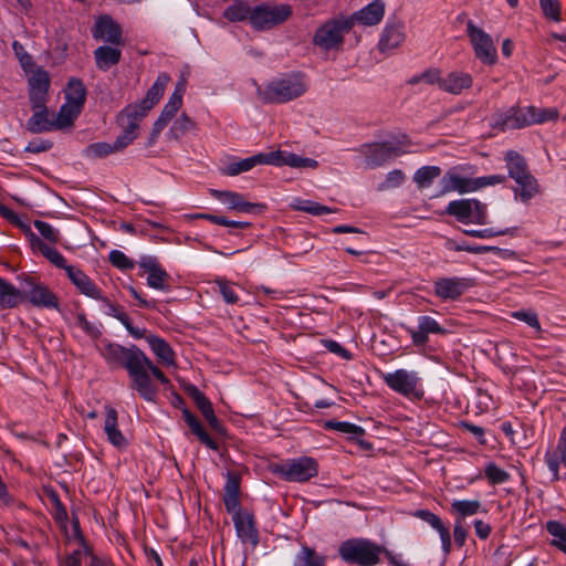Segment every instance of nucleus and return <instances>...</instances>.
Instances as JSON below:
<instances>
[{"label":"nucleus","instance_id":"nucleus-15","mask_svg":"<svg viewBox=\"0 0 566 566\" xmlns=\"http://www.w3.org/2000/svg\"><path fill=\"white\" fill-rule=\"evenodd\" d=\"M474 286L470 277H439L433 282V293L442 301H457Z\"/></svg>","mask_w":566,"mask_h":566},{"label":"nucleus","instance_id":"nucleus-22","mask_svg":"<svg viewBox=\"0 0 566 566\" xmlns=\"http://www.w3.org/2000/svg\"><path fill=\"white\" fill-rule=\"evenodd\" d=\"M95 300L102 303L103 313L107 316L118 319L127 329L129 335H132L134 338L139 339L145 336L147 331L145 328L135 327L132 324L129 316L123 311V308L111 302L109 298H107L106 296H104L102 291L101 297Z\"/></svg>","mask_w":566,"mask_h":566},{"label":"nucleus","instance_id":"nucleus-43","mask_svg":"<svg viewBox=\"0 0 566 566\" xmlns=\"http://www.w3.org/2000/svg\"><path fill=\"white\" fill-rule=\"evenodd\" d=\"M291 207L296 211H303V212L310 213L312 216H323V214L332 213L335 211L334 209H332L327 206L321 205L316 201L305 200V199H300V198L294 199Z\"/></svg>","mask_w":566,"mask_h":566},{"label":"nucleus","instance_id":"nucleus-27","mask_svg":"<svg viewBox=\"0 0 566 566\" xmlns=\"http://www.w3.org/2000/svg\"><path fill=\"white\" fill-rule=\"evenodd\" d=\"M66 275L81 294L90 298L101 297V289L80 268H67Z\"/></svg>","mask_w":566,"mask_h":566},{"label":"nucleus","instance_id":"nucleus-40","mask_svg":"<svg viewBox=\"0 0 566 566\" xmlns=\"http://www.w3.org/2000/svg\"><path fill=\"white\" fill-rule=\"evenodd\" d=\"M251 14L252 8L243 0H235L223 11V17L230 22H241L247 19L250 21Z\"/></svg>","mask_w":566,"mask_h":566},{"label":"nucleus","instance_id":"nucleus-35","mask_svg":"<svg viewBox=\"0 0 566 566\" xmlns=\"http://www.w3.org/2000/svg\"><path fill=\"white\" fill-rule=\"evenodd\" d=\"M405 28L401 23L387 25L379 40L381 51L398 48L405 41Z\"/></svg>","mask_w":566,"mask_h":566},{"label":"nucleus","instance_id":"nucleus-34","mask_svg":"<svg viewBox=\"0 0 566 566\" xmlns=\"http://www.w3.org/2000/svg\"><path fill=\"white\" fill-rule=\"evenodd\" d=\"M24 301V293L0 276V307L14 308Z\"/></svg>","mask_w":566,"mask_h":566},{"label":"nucleus","instance_id":"nucleus-36","mask_svg":"<svg viewBox=\"0 0 566 566\" xmlns=\"http://www.w3.org/2000/svg\"><path fill=\"white\" fill-rule=\"evenodd\" d=\"M65 103L75 105L76 108H83L86 101V87L82 80L77 77H71L64 90Z\"/></svg>","mask_w":566,"mask_h":566},{"label":"nucleus","instance_id":"nucleus-4","mask_svg":"<svg viewBox=\"0 0 566 566\" xmlns=\"http://www.w3.org/2000/svg\"><path fill=\"white\" fill-rule=\"evenodd\" d=\"M307 83L301 73L292 72L268 82L258 95L265 104H283L305 94Z\"/></svg>","mask_w":566,"mask_h":566},{"label":"nucleus","instance_id":"nucleus-59","mask_svg":"<svg viewBox=\"0 0 566 566\" xmlns=\"http://www.w3.org/2000/svg\"><path fill=\"white\" fill-rule=\"evenodd\" d=\"M512 317L526 323L530 327L536 331L541 329V324L536 312L532 310L527 311H515L512 313Z\"/></svg>","mask_w":566,"mask_h":566},{"label":"nucleus","instance_id":"nucleus-30","mask_svg":"<svg viewBox=\"0 0 566 566\" xmlns=\"http://www.w3.org/2000/svg\"><path fill=\"white\" fill-rule=\"evenodd\" d=\"M385 14V3L382 0H374L359 11L350 15L354 18V23L357 21L363 25H376L378 24Z\"/></svg>","mask_w":566,"mask_h":566},{"label":"nucleus","instance_id":"nucleus-55","mask_svg":"<svg viewBox=\"0 0 566 566\" xmlns=\"http://www.w3.org/2000/svg\"><path fill=\"white\" fill-rule=\"evenodd\" d=\"M406 179L405 172L401 169H394L386 175L385 180L379 184L378 190L385 191L397 188L403 184Z\"/></svg>","mask_w":566,"mask_h":566},{"label":"nucleus","instance_id":"nucleus-52","mask_svg":"<svg viewBox=\"0 0 566 566\" xmlns=\"http://www.w3.org/2000/svg\"><path fill=\"white\" fill-rule=\"evenodd\" d=\"M539 7L546 19L555 22L562 21V6L559 0H539Z\"/></svg>","mask_w":566,"mask_h":566},{"label":"nucleus","instance_id":"nucleus-3","mask_svg":"<svg viewBox=\"0 0 566 566\" xmlns=\"http://www.w3.org/2000/svg\"><path fill=\"white\" fill-rule=\"evenodd\" d=\"M471 169L470 166H454L446 171L440 180V190L436 197H440L450 192L460 195L474 192L489 186L503 184L506 180L505 175H490L483 177L471 178L465 171Z\"/></svg>","mask_w":566,"mask_h":566},{"label":"nucleus","instance_id":"nucleus-16","mask_svg":"<svg viewBox=\"0 0 566 566\" xmlns=\"http://www.w3.org/2000/svg\"><path fill=\"white\" fill-rule=\"evenodd\" d=\"M169 81L170 76L167 73H160L154 84L147 91L146 96L139 103L129 104L126 106V112H128V115L134 117L137 114L144 118L148 112L159 102Z\"/></svg>","mask_w":566,"mask_h":566},{"label":"nucleus","instance_id":"nucleus-63","mask_svg":"<svg viewBox=\"0 0 566 566\" xmlns=\"http://www.w3.org/2000/svg\"><path fill=\"white\" fill-rule=\"evenodd\" d=\"M558 111L556 108H537L534 106L535 124H543L558 118Z\"/></svg>","mask_w":566,"mask_h":566},{"label":"nucleus","instance_id":"nucleus-60","mask_svg":"<svg viewBox=\"0 0 566 566\" xmlns=\"http://www.w3.org/2000/svg\"><path fill=\"white\" fill-rule=\"evenodd\" d=\"M457 251H464L472 254H484L488 252H493L494 254H501L504 252L501 248L491 247V245H470V244H461L457 247Z\"/></svg>","mask_w":566,"mask_h":566},{"label":"nucleus","instance_id":"nucleus-62","mask_svg":"<svg viewBox=\"0 0 566 566\" xmlns=\"http://www.w3.org/2000/svg\"><path fill=\"white\" fill-rule=\"evenodd\" d=\"M12 49L24 70L34 65L32 56L25 51L24 46L19 41H13Z\"/></svg>","mask_w":566,"mask_h":566},{"label":"nucleus","instance_id":"nucleus-39","mask_svg":"<svg viewBox=\"0 0 566 566\" xmlns=\"http://www.w3.org/2000/svg\"><path fill=\"white\" fill-rule=\"evenodd\" d=\"M81 112L82 108H76L75 105L64 103L60 107L57 114L55 116L53 115L55 129H63L72 126Z\"/></svg>","mask_w":566,"mask_h":566},{"label":"nucleus","instance_id":"nucleus-18","mask_svg":"<svg viewBox=\"0 0 566 566\" xmlns=\"http://www.w3.org/2000/svg\"><path fill=\"white\" fill-rule=\"evenodd\" d=\"M405 329L417 347L424 346L429 342L430 334L446 335L448 333L436 318L429 315H421L417 318V328L406 326Z\"/></svg>","mask_w":566,"mask_h":566},{"label":"nucleus","instance_id":"nucleus-6","mask_svg":"<svg viewBox=\"0 0 566 566\" xmlns=\"http://www.w3.org/2000/svg\"><path fill=\"white\" fill-rule=\"evenodd\" d=\"M381 546L366 538H349L340 543L339 557L348 565L375 566L380 560Z\"/></svg>","mask_w":566,"mask_h":566},{"label":"nucleus","instance_id":"nucleus-38","mask_svg":"<svg viewBox=\"0 0 566 566\" xmlns=\"http://www.w3.org/2000/svg\"><path fill=\"white\" fill-rule=\"evenodd\" d=\"M481 510V502L478 500H455L450 505V512L455 521L463 522L468 516L476 514Z\"/></svg>","mask_w":566,"mask_h":566},{"label":"nucleus","instance_id":"nucleus-24","mask_svg":"<svg viewBox=\"0 0 566 566\" xmlns=\"http://www.w3.org/2000/svg\"><path fill=\"white\" fill-rule=\"evenodd\" d=\"M260 165H270V153H259L248 158L232 160L221 168V172L232 177L250 171Z\"/></svg>","mask_w":566,"mask_h":566},{"label":"nucleus","instance_id":"nucleus-33","mask_svg":"<svg viewBox=\"0 0 566 566\" xmlns=\"http://www.w3.org/2000/svg\"><path fill=\"white\" fill-rule=\"evenodd\" d=\"M96 67L106 72L116 65L122 59V51L118 48L101 45L94 50Z\"/></svg>","mask_w":566,"mask_h":566},{"label":"nucleus","instance_id":"nucleus-11","mask_svg":"<svg viewBox=\"0 0 566 566\" xmlns=\"http://www.w3.org/2000/svg\"><path fill=\"white\" fill-rule=\"evenodd\" d=\"M291 14L290 4L262 3L252 8L250 24L256 31L270 30L285 22Z\"/></svg>","mask_w":566,"mask_h":566},{"label":"nucleus","instance_id":"nucleus-7","mask_svg":"<svg viewBox=\"0 0 566 566\" xmlns=\"http://www.w3.org/2000/svg\"><path fill=\"white\" fill-rule=\"evenodd\" d=\"M504 160L509 177L514 179L517 185L515 193L520 196L523 202L528 201L538 191V185L536 179L532 176L528 169V165L525 158L515 150H509Z\"/></svg>","mask_w":566,"mask_h":566},{"label":"nucleus","instance_id":"nucleus-47","mask_svg":"<svg viewBox=\"0 0 566 566\" xmlns=\"http://www.w3.org/2000/svg\"><path fill=\"white\" fill-rule=\"evenodd\" d=\"M546 530L553 536L552 545L566 554V526L557 521H548Z\"/></svg>","mask_w":566,"mask_h":566},{"label":"nucleus","instance_id":"nucleus-64","mask_svg":"<svg viewBox=\"0 0 566 566\" xmlns=\"http://www.w3.org/2000/svg\"><path fill=\"white\" fill-rule=\"evenodd\" d=\"M182 104L177 101L176 97H169L168 102L164 106L159 118L164 119L165 122L169 123L172 117L176 115V113L179 111Z\"/></svg>","mask_w":566,"mask_h":566},{"label":"nucleus","instance_id":"nucleus-17","mask_svg":"<svg viewBox=\"0 0 566 566\" xmlns=\"http://www.w3.org/2000/svg\"><path fill=\"white\" fill-rule=\"evenodd\" d=\"M143 273L147 274V285L151 289L168 292L170 290V275L161 266L157 256L142 255L138 261Z\"/></svg>","mask_w":566,"mask_h":566},{"label":"nucleus","instance_id":"nucleus-19","mask_svg":"<svg viewBox=\"0 0 566 566\" xmlns=\"http://www.w3.org/2000/svg\"><path fill=\"white\" fill-rule=\"evenodd\" d=\"M92 35L95 40L108 42L113 45L120 46L124 44L122 27L108 14L96 19L92 28Z\"/></svg>","mask_w":566,"mask_h":566},{"label":"nucleus","instance_id":"nucleus-2","mask_svg":"<svg viewBox=\"0 0 566 566\" xmlns=\"http://www.w3.org/2000/svg\"><path fill=\"white\" fill-rule=\"evenodd\" d=\"M240 483L241 478L237 473L228 472L222 500L227 512L232 515L238 537L255 547L259 544V531L253 513L241 507Z\"/></svg>","mask_w":566,"mask_h":566},{"label":"nucleus","instance_id":"nucleus-5","mask_svg":"<svg viewBox=\"0 0 566 566\" xmlns=\"http://www.w3.org/2000/svg\"><path fill=\"white\" fill-rule=\"evenodd\" d=\"M412 142L407 134H399L395 142L365 143L355 150L365 157L368 168L375 169L385 166L394 158L407 154L405 147L411 146Z\"/></svg>","mask_w":566,"mask_h":566},{"label":"nucleus","instance_id":"nucleus-25","mask_svg":"<svg viewBox=\"0 0 566 566\" xmlns=\"http://www.w3.org/2000/svg\"><path fill=\"white\" fill-rule=\"evenodd\" d=\"M270 165L272 166H290L292 168H311L315 169L318 167V161L308 158L302 157L294 153L285 151V150H276L270 153Z\"/></svg>","mask_w":566,"mask_h":566},{"label":"nucleus","instance_id":"nucleus-51","mask_svg":"<svg viewBox=\"0 0 566 566\" xmlns=\"http://www.w3.org/2000/svg\"><path fill=\"white\" fill-rule=\"evenodd\" d=\"M75 325L78 326L87 336L96 340L102 336L101 325L90 322L84 312H80L75 317Z\"/></svg>","mask_w":566,"mask_h":566},{"label":"nucleus","instance_id":"nucleus-41","mask_svg":"<svg viewBox=\"0 0 566 566\" xmlns=\"http://www.w3.org/2000/svg\"><path fill=\"white\" fill-rule=\"evenodd\" d=\"M325 556L308 546H302L294 559V566H325Z\"/></svg>","mask_w":566,"mask_h":566},{"label":"nucleus","instance_id":"nucleus-14","mask_svg":"<svg viewBox=\"0 0 566 566\" xmlns=\"http://www.w3.org/2000/svg\"><path fill=\"white\" fill-rule=\"evenodd\" d=\"M535 124L534 106L510 107L493 116L494 127L502 129H520Z\"/></svg>","mask_w":566,"mask_h":566},{"label":"nucleus","instance_id":"nucleus-45","mask_svg":"<svg viewBox=\"0 0 566 566\" xmlns=\"http://www.w3.org/2000/svg\"><path fill=\"white\" fill-rule=\"evenodd\" d=\"M50 84L49 72L38 67L29 78V92L49 93Z\"/></svg>","mask_w":566,"mask_h":566},{"label":"nucleus","instance_id":"nucleus-46","mask_svg":"<svg viewBox=\"0 0 566 566\" xmlns=\"http://www.w3.org/2000/svg\"><path fill=\"white\" fill-rule=\"evenodd\" d=\"M35 250H38L45 259H48L57 269H62L66 272L67 268L73 266L67 264L66 259L60 251H57L53 247L48 245L43 241Z\"/></svg>","mask_w":566,"mask_h":566},{"label":"nucleus","instance_id":"nucleus-57","mask_svg":"<svg viewBox=\"0 0 566 566\" xmlns=\"http://www.w3.org/2000/svg\"><path fill=\"white\" fill-rule=\"evenodd\" d=\"M463 233L469 237H472V238L489 239V238H494V237H499V235L510 234L511 230L509 228L499 229V230L493 229V228H485V229H480V230L465 229V230H463Z\"/></svg>","mask_w":566,"mask_h":566},{"label":"nucleus","instance_id":"nucleus-9","mask_svg":"<svg viewBox=\"0 0 566 566\" xmlns=\"http://www.w3.org/2000/svg\"><path fill=\"white\" fill-rule=\"evenodd\" d=\"M381 379L389 389L411 401H419L424 397L422 380L415 370L397 369L382 374Z\"/></svg>","mask_w":566,"mask_h":566},{"label":"nucleus","instance_id":"nucleus-29","mask_svg":"<svg viewBox=\"0 0 566 566\" xmlns=\"http://www.w3.org/2000/svg\"><path fill=\"white\" fill-rule=\"evenodd\" d=\"M190 434L195 436L207 448L219 451L220 440L227 436L226 427H189Z\"/></svg>","mask_w":566,"mask_h":566},{"label":"nucleus","instance_id":"nucleus-31","mask_svg":"<svg viewBox=\"0 0 566 566\" xmlns=\"http://www.w3.org/2000/svg\"><path fill=\"white\" fill-rule=\"evenodd\" d=\"M144 337H146L149 348L163 365L176 367V353L164 338L156 335H145Z\"/></svg>","mask_w":566,"mask_h":566},{"label":"nucleus","instance_id":"nucleus-21","mask_svg":"<svg viewBox=\"0 0 566 566\" xmlns=\"http://www.w3.org/2000/svg\"><path fill=\"white\" fill-rule=\"evenodd\" d=\"M142 119L143 117L137 114L134 117L129 116L126 107L118 114L117 123L123 128V132L113 143V148L116 153L125 149L137 138Z\"/></svg>","mask_w":566,"mask_h":566},{"label":"nucleus","instance_id":"nucleus-48","mask_svg":"<svg viewBox=\"0 0 566 566\" xmlns=\"http://www.w3.org/2000/svg\"><path fill=\"white\" fill-rule=\"evenodd\" d=\"M328 429L338 430L348 434V440L358 444L363 450H373V444L363 439L365 433L363 427H327Z\"/></svg>","mask_w":566,"mask_h":566},{"label":"nucleus","instance_id":"nucleus-58","mask_svg":"<svg viewBox=\"0 0 566 566\" xmlns=\"http://www.w3.org/2000/svg\"><path fill=\"white\" fill-rule=\"evenodd\" d=\"M74 528H75L77 537H78V539L81 542V545L84 548V552L87 555H90V563L86 566H105V562L101 557H98L97 555L93 554L91 546H88L87 543L85 542V538H84V536L82 535V533L80 531L78 521H76L74 523Z\"/></svg>","mask_w":566,"mask_h":566},{"label":"nucleus","instance_id":"nucleus-20","mask_svg":"<svg viewBox=\"0 0 566 566\" xmlns=\"http://www.w3.org/2000/svg\"><path fill=\"white\" fill-rule=\"evenodd\" d=\"M24 282L29 287L23 292L25 300H28L33 306L44 308L59 307L57 296L46 285L35 282L34 279L30 276H27Z\"/></svg>","mask_w":566,"mask_h":566},{"label":"nucleus","instance_id":"nucleus-28","mask_svg":"<svg viewBox=\"0 0 566 566\" xmlns=\"http://www.w3.org/2000/svg\"><path fill=\"white\" fill-rule=\"evenodd\" d=\"M472 84L473 77L470 73L452 71L443 76L440 90L449 94L460 95L464 90L470 88Z\"/></svg>","mask_w":566,"mask_h":566},{"label":"nucleus","instance_id":"nucleus-1","mask_svg":"<svg viewBox=\"0 0 566 566\" xmlns=\"http://www.w3.org/2000/svg\"><path fill=\"white\" fill-rule=\"evenodd\" d=\"M98 350L111 368L127 370L132 388L147 401H155L157 398L158 386L155 380L161 385L169 384L166 375L136 345L125 347L104 339Z\"/></svg>","mask_w":566,"mask_h":566},{"label":"nucleus","instance_id":"nucleus-42","mask_svg":"<svg viewBox=\"0 0 566 566\" xmlns=\"http://www.w3.org/2000/svg\"><path fill=\"white\" fill-rule=\"evenodd\" d=\"M441 172L442 170L439 166H422L416 170L413 181L419 189L428 188Z\"/></svg>","mask_w":566,"mask_h":566},{"label":"nucleus","instance_id":"nucleus-49","mask_svg":"<svg viewBox=\"0 0 566 566\" xmlns=\"http://www.w3.org/2000/svg\"><path fill=\"white\" fill-rule=\"evenodd\" d=\"M114 153H116V151L113 148V144L105 143V142L90 144L83 150L84 157L90 158V159L104 158Z\"/></svg>","mask_w":566,"mask_h":566},{"label":"nucleus","instance_id":"nucleus-37","mask_svg":"<svg viewBox=\"0 0 566 566\" xmlns=\"http://www.w3.org/2000/svg\"><path fill=\"white\" fill-rule=\"evenodd\" d=\"M27 125L28 129L35 134L55 130L54 117L50 116L48 108L33 111Z\"/></svg>","mask_w":566,"mask_h":566},{"label":"nucleus","instance_id":"nucleus-50","mask_svg":"<svg viewBox=\"0 0 566 566\" xmlns=\"http://www.w3.org/2000/svg\"><path fill=\"white\" fill-rule=\"evenodd\" d=\"M195 127V122L185 113L177 118L169 129L170 137L179 139Z\"/></svg>","mask_w":566,"mask_h":566},{"label":"nucleus","instance_id":"nucleus-56","mask_svg":"<svg viewBox=\"0 0 566 566\" xmlns=\"http://www.w3.org/2000/svg\"><path fill=\"white\" fill-rule=\"evenodd\" d=\"M33 224L44 240L52 244L59 242V231L54 229L50 223L42 220H34Z\"/></svg>","mask_w":566,"mask_h":566},{"label":"nucleus","instance_id":"nucleus-54","mask_svg":"<svg viewBox=\"0 0 566 566\" xmlns=\"http://www.w3.org/2000/svg\"><path fill=\"white\" fill-rule=\"evenodd\" d=\"M108 261L120 271L133 270L135 266V262L119 250H112L108 254Z\"/></svg>","mask_w":566,"mask_h":566},{"label":"nucleus","instance_id":"nucleus-26","mask_svg":"<svg viewBox=\"0 0 566 566\" xmlns=\"http://www.w3.org/2000/svg\"><path fill=\"white\" fill-rule=\"evenodd\" d=\"M212 196L224 203L229 209L239 212L250 213L256 208H263V205L252 203L244 199L243 195L229 190H212Z\"/></svg>","mask_w":566,"mask_h":566},{"label":"nucleus","instance_id":"nucleus-8","mask_svg":"<svg viewBox=\"0 0 566 566\" xmlns=\"http://www.w3.org/2000/svg\"><path fill=\"white\" fill-rule=\"evenodd\" d=\"M354 27V18L340 15L329 19L318 27L313 35V44L324 51L339 50L345 34Z\"/></svg>","mask_w":566,"mask_h":566},{"label":"nucleus","instance_id":"nucleus-61","mask_svg":"<svg viewBox=\"0 0 566 566\" xmlns=\"http://www.w3.org/2000/svg\"><path fill=\"white\" fill-rule=\"evenodd\" d=\"M105 434L108 441L116 448H125L127 446V439L118 430V427H104Z\"/></svg>","mask_w":566,"mask_h":566},{"label":"nucleus","instance_id":"nucleus-44","mask_svg":"<svg viewBox=\"0 0 566 566\" xmlns=\"http://www.w3.org/2000/svg\"><path fill=\"white\" fill-rule=\"evenodd\" d=\"M214 285L218 292L221 294L223 301L227 304L235 305L240 302V295L238 293L239 285L233 282L227 281L226 279L218 277L214 280Z\"/></svg>","mask_w":566,"mask_h":566},{"label":"nucleus","instance_id":"nucleus-53","mask_svg":"<svg viewBox=\"0 0 566 566\" xmlns=\"http://www.w3.org/2000/svg\"><path fill=\"white\" fill-rule=\"evenodd\" d=\"M485 476L490 484H502L509 481L510 474L505 470L497 467L494 462H490L484 469Z\"/></svg>","mask_w":566,"mask_h":566},{"label":"nucleus","instance_id":"nucleus-10","mask_svg":"<svg viewBox=\"0 0 566 566\" xmlns=\"http://www.w3.org/2000/svg\"><path fill=\"white\" fill-rule=\"evenodd\" d=\"M272 473L285 481L306 482L318 473V463L311 457L289 459L282 463H275L271 469Z\"/></svg>","mask_w":566,"mask_h":566},{"label":"nucleus","instance_id":"nucleus-13","mask_svg":"<svg viewBox=\"0 0 566 566\" xmlns=\"http://www.w3.org/2000/svg\"><path fill=\"white\" fill-rule=\"evenodd\" d=\"M467 34L472 44L475 57L486 65H494L497 61V50L490 34L476 27L473 21L467 23Z\"/></svg>","mask_w":566,"mask_h":566},{"label":"nucleus","instance_id":"nucleus-23","mask_svg":"<svg viewBox=\"0 0 566 566\" xmlns=\"http://www.w3.org/2000/svg\"><path fill=\"white\" fill-rule=\"evenodd\" d=\"M413 515L423 522L428 523L433 530H436L441 539L442 551L446 555L450 554L452 549V541L449 527L443 523L439 515L434 514L429 510H417Z\"/></svg>","mask_w":566,"mask_h":566},{"label":"nucleus","instance_id":"nucleus-12","mask_svg":"<svg viewBox=\"0 0 566 566\" xmlns=\"http://www.w3.org/2000/svg\"><path fill=\"white\" fill-rule=\"evenodd\" d=\"M446 212L462 223L486 224L488 206L478 199H458L448 203Z\"/></svg>","mask_w":566,"mask_h":566},{"label":"nucleus","instance_id":"nucleus-32","mask_svg":"<svg viewBox=\"0 0 566 566\" xmlns=\"http://www.w3.org/2000/svg\"><path fill=\"white\" fill-rule=\"evenodd\" d=\"M187 394L195 402L198 410L201 412L203 418L207 420L208 424H218L217 417L214 415L212 403L206 397V395L199 390L195 385H189L187 388Z\"/></svg>","mask_w":566,"mask_h":566}]
</instances>
